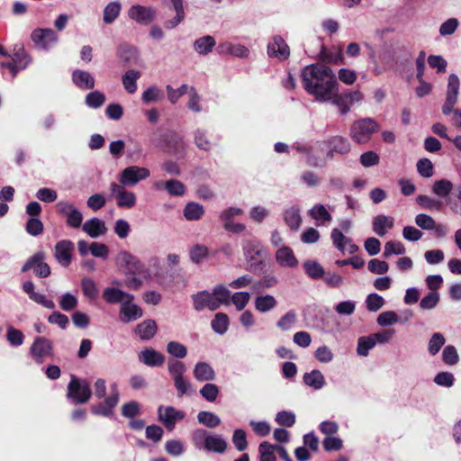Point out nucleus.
I'll return each mask as SVG.
<instances>
[{
	"label": "nucleus",
	"mask_w": 461,
	"mask_h": 461,
	"mask_svg": "<svg viewBox=\"0 0 461 461\" xmlns=\"http://www.w3.org/2000/svg\"><path fill=\"white\" fill-rule=\"evenodd\" d=\"M302 78L306 91L318 101L328 102L339 91L335 74L324 65L312 64L304 67Z\"/></svg>",
	"instance_id": "obj_1"
},
{
	"label": "nucleus",
	"mask_w": 461,
	"mask_h": 461,
	"mask_svg": "<svg viewBox=\"0 0 461 461\" xmlns=\"http://www.w3.org/2000/svg\"><path fill=\"white\" fill-rule=\"evenodd\" d=\"M192 440L197 449H204L218 454L224 453L228 446L227 441L222 436L212 435L203 429H197L193 431Z\"/></svg>",
	"instance_id": "obj_2"
},
{
	"label": "nucleus",
	"mask_w": 461,
	"mask_h": 461,
	"mask_svg": "<svg viewBox=\"0 0 461 461\" xmlns=\"http://www.w3.org/2000/svg\"><path fill=\"white\" fill-rule=\"evenodd\" d=\"M95 395L99 399H104V403L94 408V413L98 415L109 416L113 409L119 401V391L115 384L111 385V393L106 395V382L102 378H98L94 384Z\"/></svg>",
	"instance_id": "obj_3"
},
{
	"label": "nucleus",
	"mask_w": 461,
	"mask_h": 461,
	"mask_svg": "<svg viewBox=\"0 0 461 461\" xmlns=\"http://www.w3.org/2000/svg\"><path fill=\"white\" fill-rule=\"evenodd\" d=\"M379 124L371 118L356 121L350 130L351 138L357 143H366L373 133L378 131Z\"/></svg>",
	"instance_id": "obj_4"
},
{
	"label": "nucleus",
	"mask_w": 461,
	"mask_h": 461,
	"mask_svg": "<svg viewBox=\"0 0 461 461\" xmlns=\"http://www.w3.org/2000/svg\"><path fill=\"white\" fill-rule=\"evenodd\" d=\"M150 172L147 167L130 166L122 170L119 177L120 184L124 186H134L140 181L149 178Z\"/></svg>",
	"instance_id": "obj_5"
},
{
	"label": "nucleus",
	"mask_w": 461,
	"mask_h": 461,
	"mask_svg": "<svg viewBox=\"0 0 461 461\" xmlns=\"http://www.w3.org/2000/svg\"><path fill=\"white\" fill-rule=\"evenodd\" d=\"M91 395L89 384L72 376L68 385V397L73 399L77 403H84L90 399Z\"/></svg>",
	"instance_id": "obj_6"
},
{
	"label": "nucleus",
	"mask_w": 461,
	"mask_h": 461,
	"mask_svg": "<svg viewBox=\"0 0 461 461\" xmlns=\"http://www.w3.org/2000/svg\"><path fill=\"white\" fill-rule=\"evenodd\" d=\"M45 253L43 251H38L33 254L24 263L22 267V272L33 269L36 276L39 277H47L50 275V268L47 263L44 262Z\"/></svg>",
	"instance_id": "obj_7"
},
{
	"label": "nucleus",
	"mask_w": 461,
	"mask_h": 461,
	"mask_svg": "<svg viewBox=\"0 0 461 461\" xmlns=\"http://www.w3.org/2000/svg\"><path fill=\"white\" fill-rule=\"evenodd\" d=\"M57 207L59 212L66 216V221L69 227L77 229L83 225V215L74 204L60 201L57 203Z\"/></svg>",
	"instance_id": "obj_8"
},
{
	"label": "nucleus",
	"mask_w": 461,
	"mask_h": 461,
	"mask_svg": "<svg viewBox=\"0 0 461 461\" xmlns=\"http://www.w3.org/2000/svg\"><path fill=\"white\" fill-rule=\"evenodd\" d=\"M185 418V412L172 406H159L158 408V420L168 429L175 428L176 421Z\"/></svg>",
	"instance_id": "obj_9"
},
{
	"label": "nucleus",
	"mask_w": 461,
	"mask_h": 461,
	"mask_svg": "<svg viewBox=\"0 0 461 461\" xmlns=\"http://www.w3.org/2000/svg\"><path fill=\"white\" fill-rule=\"evenodd\" d=\"M30 352L38 363H41L45 357L53 356V346L48 339L38 337L32 344Z\"/></svg>",
	"instance_id": "obj_10"
},
{
	"label": "nucleus",
	"mask_w": 461,
	"mask_h": 461,
	"mask_svg": "<svg viewBox=\"0 0 461 461\" xmlns=\"http://www.w3.org/2000/svg\"><path fill=\"white\" fill-rule=\"evenodd\" d=\"M34 44L41 49L48 50L58 41V36L51 29H36L31 34Z\"/></svg>",
	"instance_id": "obj_11"
},
{
	"label": "nucleus",
	"mask_w": 461,
	"mask_h": 461,
	"mask_svg": "<svg viewBox=\"0 0 461 461\" xmlns=\"http://www.w3.org/2000/svg\"><path fill=\"white\" fill-rule=\"evenodd\" d=\"M143 316V311L133 303V300H127L122 303L119 310V318L122 323H130L140 319Z\"/></svg>",
	"instance_id": "obj_12"
},
{
	"label": "nucleus",
	"mask_w": 461,
	"mask_h": 461,
	"mask_svg": "<svg viewBox=\"0 0 461 461\" xmlns=\"http://www.w3.org/2000/svg\"><path fill=\"white\" fill-rule=\"evenodd\" d=\"M128 15L136 23L147 25L154 19L155 11L149 6L134 5L129 8Z\"/></svg>",
	"instance_id": "obj_13"
},
{
	"label": "nucleus",
	"mask_w": 461,
	"mask_h": 461,
	"mask_svg": "<svg viewBox=\"0 0 461 461\" xmlns=\"http://www.w3.org/2000/svg\"><path fill=\"white\" fill-rule=\"evenodd\" d=\"M275 260L278 266L287 268H295L299 265L294 250L288 246H282L275 253Z\"/></svg>",
	"instance_id": "obj_14"
},
{
	"label": "nucleus",
	"mask_w": 461,
	"mask_h": 461,
	"mask_svg": "<svg viewBox=\"0 0 461 461\" xmlns=\"http://www.w3.org/2000/svg\"><path fill=\"white\" fill-rule=\"evenodd\" d=\"M74 245L70 240H60L55 245L54 257L56 260L63 267H67L72 261V252Z\"/></svg>",
	"instance_id": "obj_15"
},
{
	"label": "nucleus",
	"mask_w": 461,
	"mask_h": 461,
	"mask_svg": "<svg viewBox=\"0 0 461 461\" xmlns=\"http://www.w3.org/2000/svg\"><path fill=\"white\" fill-rule=\"evenodd\" d=\"M139 361L150 367L160 366L165 362V356L153 348H145L138 353Z\"/></svg>",
	"instance_id": "obj_16"
},
{
	"label": "nucleus",
	"mask_w": 461,
	"mask_h": 461,
	"mask_svg": "<svg viewBox=\"0 0 461 461\" xmlns=\"http://www.w3.org/2000/svg\"><path fill=\"white\" fill-rule=\"evenodd\" d=\"M267 54L269 57L283 61L289 58L290 48L281 37L276 36L267 45Z\"/></svg>",
	"instance_id": "obj_17"
},
{
	"label": "nucleus",
	"mask_w": 461,
	"mask_h": 461,
	"mask_svg": "<svg viewBox=\"0 0 461 461\" xmlns=\"http://www.w3.org/2000/svg\"><path fill=\"white\" fill-rule=\"evenodd\" d=\"M330 237L334 246L343 253L354 254L358 250V247L353 244L351 240L347 238L339 229H333Z\"/></svg>",
	"instance_id": "obj_18"
},
{
	"label": "nucleus",
	"mask_w": 461,
	"mask_h": 461,
	"mask_svg": "<svg viewBox=\"0 0 461 461\" xmlns=\"http://www.w3.org/2000/svg\"><path fill=\"white\" fill-rule=\"evenodd\" d=\"M116 264L127 268L129 272H141L143 266L140 261L128 251H120L116 257Z\"/></svg>",
	"instance_id": "obj_19"
},
{
	"label": "nucleus",
	"mask_w": 461,
	"mask_h": 461,
	"mask_svg": "<svg viewBox=\"0 0 461 461\" xmlns=\"http://www.w3.org/2000/svg\"><path fill=\"white\" fill-rule=\"evenodd\" d=\"M82 230L92 239H96L107 232L105 222L96 217L91 218L85 221L82 225Z\"/></svg>",
	"instance_id": "obj_20"
},
{
	"label": "nucleus",
	"mask_w": 461,
	"mask_h": 461,
	"mask_svg": "<svg viewBox=\"0 0 461 461\" xmlns=\"http://www.w3.org/2000/svg\"><path fill=\"white\" fill-rule=\"evenodd\" d=\"M193 375L198 382H211L216 378V373L213 367L204 361L197 362L194 365Z\"/></svg>",
	"instance_id": "obj_21"
},
{
	"label": "nucleus",
	"mask_w": 461,
	"mask_h": 461,
	"mask_svg": "<svg viewBox=\"0 0 461 461\" xmlns=\"http://www.w3.org/2000/svg\"><path fill=\"white\" fill-rule=\"evenodd\" d=\"M158 331V325L154 320L148 319L136 325L134 329L135 335L140 340H150L155 337Z\"/></svg>",
	"instance_id": "obj_22"
},
{
	"label": "nucleus",
	"mask_w": 461,
	"mask_h": 461,
	"mask_svg": "<svg viewBox=\"0 0 461 461\" xmlns=\"http://www.w3.org/2000/svg\"><path fill=\"white\" fill-rule=\"evenodd\" d=\"M193 300L194 307L196 311H201L204 308H207L210 311H215L218 309L212 293L201 291L193 295Z\"/></svg>",
	"instance_id": "obj_23"
},
{
	"label": "nucleus",
	"mask_w": 461,
	"mask_h": 461,
	"mask_svg": "<svg viewBox=\"0 0 461 461\" xmlns=\"http://www.w3.org/2000/svg\"><path fill=\"white\" fill-rule=\"evenodd\" d=\"M282 450H285L283 446L273 445L267 441H263L258 446L260 461H277L276 453L282 457Z\"/></svg>",
	"instance_id": "obj_24"
},
{
	"label": "nucleus",
	"mask_w": 461,
	"mask_h": 461,
	"mask_svg": "<svg viewBox=\"0 0 461 461\" xmlns=\"http://www.w3.org/2000/svg\"><path fill=\"white\" fill-rule=\"evenodd\" d=\"M104 299L109 303H121V305L127 300H134V296L119 288L107 287L103 292Z\"/></svg>",
	"instance_id": "obj_25"
},
{
	"label": "nucleus",
	"mask_w": 461,
	"mask_h": 461,
	"mask_svg": "<svg viewBox=\"0 0 461 461\" xmlns=\"http://www.w3.org/2000/svg\"><path fill=\"white\" fill-rule=\"evenodd\" d=\"M72 80L81 89L88 90L95 87V78L88 71L75 70L72 74Z\"/></svg>",
	"instance_id": "obj_26"
},
{
	"label": "nucleus",
	"mask_w": 461,
	"mask_h": 461,
	"mask_svg": "<svg viewBox=\"0 0 461 461\" xmlns=\"http://www.w3.org/2000/svg\"><path fill=\"white\" fill-rule=\"evenodd\" d=\"M394 225V220L392 216L377 215L373 220V230L380 237L386 234L387 230Z\"/></svg>",
	"instance_id": "obj_27"
},
{
	"label": "nucleus",
	"mask_w": 461,
	"mask_h": 461,
	"mask_svg": "<svg viewBox=\"0 0 461 461\" xmlns=\"http://www.w3.org/2000/svg\"><path fill=\"white\" fill-rule=\"evenodd\" d=\"M303 383L314 390L321 389L325 384L324 375L319 370L305 373L303 376Z\"/></svg>",
	"instance_id": "obj_28"
},
{
	"label": "nucleus",
	"mask_w": 461,
	"mask_h": 461,
	"mask_svg": "<svg viewBox=\"0 0 461 461\" xmlns=\"http://www.w3.org/2000/svg\"><path fill=\"white\" fill-rule=\"evenodd\" d=\"M284 220L286 225L293 230H297L303 221L299 209L296 207H291L285 210Z\"/></svg>",
	"instance_id": "obj_29"
},
{
	"label": "nucleus",
	"mask_w": 461,
	"mask_h": 461,
	"mask_svg": "<svg viewBox=\"0 0 461 461\" xmlns=\"http://www.w3.org/2000/svg\"><path fill=\"white\" fill-rule=\"evenodd\" d=\"M212 293L218 308L222 304H230L231 294L226 286L222 285H217L213 287Z\"/></svg>",
	"instance_id": "obj_30"
},
{
	"label": "nucleus",
	"mask_w": 461,
	"mask_h": 461,
	"mask_svg": "<svg viewBox=\"0 0 461 461\" xmlns=\"http://www.w3.org/2000/svg\"><path fill=\"white\" fill-rule=\"evenodd\" d=\"M140 73L138 70L131 69L128 70L122 78L123 87L125 90L133 94L137 90V80L140 78Z\"/></svg>",
	"instance_id": "obj_31"
},
{
	"label": "nucleus",
	"mask_w": 461,
	"mask_h": 461,
	"mask_svg": "<svg viewBox=\"0 0 461 461\" xmlns=\"http://www.w3.org/2000/svg\"><path fill=\"white\" fill-rule=\"evenodd\" d=\"M210 256L209 249L201 244H196L190 249L189 257L194 264H201Z\"/></svg>",
	"instance_id": "obj_32"
},
{
	"label": "nucleus",
	"mask_w": 461,
	"mask_h": 461,
	"mask_svg": "<svg viewBox=\"0 0 461 461\" xmlns=\"http://www.w3.org/2000/svg\"><path fill=\"white\" fill-rule=\"evenodd\" d=\"M276 305V298L271 294L260 295L255 299V308L260 312H267Z\"/></svg>",
	"instance_id": "obj_33"
},
{
	"label": "nucleus",
	"mask_w": 461,
	"mask_h": 461,
	"mask_svg": "<svg viewBox=\"0 0 461 461\" xmlns=\"http://www.w3.org/2000/svg\"><path fill=\"white\" fill-rule=\"evenodd\" d=\"M453 190V184L447 179H440L436 181L432 185V192L437 196L446 198Z\"/></svg>",
	"instance_id": "obj_34"
},
{
	"label": "nucleus",
	"mask_w": 461,
	"mask_h": 461,
	"mask_svg": "<svg viewBox=\"0 0 461 461\" xmlns=\"http://www.w3.org/2000/svg\"><path fill=\"white\" fill-rule=\"evenodd\" d=\"M122 5L119 2L109 3L104 9V22L107 24L114 22L120 14Z\"/></svg>",
	"instance_id": "obj_35"
},
{
	"label": "nucleus",
	"mask_w": 461,
	"mask_h": 461,
	"mask_svg": "<svg viewBox=\"0 0 461 461\" xmlns=\"http://www.w3.org/2000/svg\"><path fill=\"white\" fill-rule=\"evenodd\" d=\"M197 420L200 424H203L208 428H215L219 426L221 422L220 417H218L215 413L202 411L197 414Z\"/></svg>",
	"instance_id": "obj_36"
},
{
	"label": "nucleus",
	"mask_w": 461,
	"mask_h": 461,
	"mask_svg": "<svg viewBox=\"0 0 461 461\" xmlns=\"http://www.w3.org/2000/svg\"><path fill=\"white\" fill-rule=\"evenodd\" d=\"M215 40L212 36H204L194 41V50L197 53L204 55L212 51Z\"/></svg>",
	"instance_id": "obj_37"
},
{
	"label": "nucleus",
	"mask_w": 461,
	"mask_h": 461,
	"mask_svg": "<svg viewBox=\"0 0 461 461\" xmlns=\"http://www.w3.org/2000/svg\"><path fill=\"white\" fill-rule=\"evenodd\" d=\"M203 213V207L196 203H189L184 209V216L187 221L199 220Z\"/></svg>",
	"instance_id": "obj_38"
},
{
	"label": "nucleus",
	"mask_w": 461,
	"mask_h": 461,
	"mask_svg": "<svg viewBox=\"0 0 461 461\" xmlns=\"http://www.w3.org/2000/svg\"><path fill=\"white\" fill-rule=\"evenodd\" d=\"M221 51L223 53L239 57V58H245L249 55V50L243 45L240 44H222L221 46Z\"/></svg>",
	"instance_id": "obj_39"
},
{
	"label": "nucleus",
	"mask_w": 461,
	"mask_h": 461,
	"mask_svg": "<svg viewBox=\"0 0 461 461\" xmlns=\"http://www.w3.org/2000/svg\"><path fill=\"white\" fill-rule=\"evenodd\" d=\"M229 318L225 313L219 312L212 321V330L218 334H224L228 330Z\"/></svg>",
	"instance_id": "obj_40"
},
{
	"label": "nucleus",
	"mask_w": 461,
	"mask_h": 461,
	"mask_svg": "<svg viewBox=\"0 0 461 461\" xmlns=\"http://www.w3.org/2000/svg\"><path fill=\"white\" fill-rule=\"evenodd\" d=\"M201 396L207 402H213L219 396V387L212 383H206L199 391Z\"/></svg>",
	"instance_id": "obj_41"
},
{
	"label": "nucleus",
	"mask_w": 461,
	"mask_h": 461,
	"mask_svg": "<svg viewBox=\"0 0 461 461\" xmlns=\"http://www.w3.org/2000/svg\"><path fill=\"white\" fill-rule=\"evenodd\" d=\"M12 60L20 69L26 68L32 59L23 47L16 49L12 55Z\"/></svg>",
	"instance_id": "obj_42"
},
{
	"label": "nucleus",
	"mask_w": 461,
	"mask_h": 461,
	"mask_svg": "<svg viewBox=\"0 0 461 461\" xmlns=\"http://www.w3.org/2000/svg\"><path fill=\"white\" fill-rule=\"evenodd\" d=\"M375 346V339L372 336L360 337L357 340V352L361 357H366L371 348Z\"/></svg>",
	"instance_id": "obj_43"
},
{
	"label": "nucleus",
	"mask_w": 461,
	"mask_h": 461,
	"mask_svg": "<svg viewBox=\"0 0 461 461\" xmlns=\"http://www.w3.org/2000/svg\"><path fill=\"white\" fill-rule=\"evenodd\" d=\"M104 101H105V95L96 90V91H93V92H90L89 94H87L86 95V104L90 107V108H94V109H97L99 107H101L104 104Z\"/></svg>",
	"instance_id": "obj_44"
},
{
	"label": "nucleus",
	"mask_w": 461,
	"mask_h": 461,
	"mask_svg": "<svg viewBox=\"0 0 461 461\" xmlns=\"http://www.w3.org/2000/svg\"><path fill=\"white\" fill-rule=\"evenodd\" d=\"M384 299L375 293L368 294L366 298V309L372 312H377L380 309H382L384 305Z\"/></svg>",
	"instance_id": "obj_45"
},
{
	"label": "nucleus",
	"mask_w": 461,
	"mask_h": 461,
	"mask_svg": "<svg viewBox=\"0 0 461 461\" xmlns=\"http://www.w3.org/2000/svg\"><path fill=\"white\" fill-rule=\"evenodd\" d=\"M405 252L404 245L400 241L390 240L385 243L383 256L389 258L392 255H402Z\"/></svg>",
	"instance_id": "obj_46"
},
{
	"label": "nucleus",
	"mask_w": 461,
	"mask_h": 461,
	"mask_svg": "<svg viewBox=\"0 0 461 461\" xmlns=\"http://www.w3.org/2000/svg\"><path fill=\"white\" fill-rule=\"evenodd\" d=\"M249 292H236L230 296V301L238 311H242L250 301Z\"/></svg>",
	"instance_id": "obj_47"
},
{
	"label": "nucleus",
	"mask_w": 461,
	"mask_h": 461,
	"mask_svg": "<svg viewBox=\"0 0 461 461\" xmlns=\"http://www.w3.org/2000/svg\"><path fill=\"white\" fill-rule=\"evenodd\" d=\"M307 275L312 278H320L324 275L323 267L314 260H307L303 263Z\"/></svg>",
	"instance_id": "obj_48"
},
{
	"label": "nucleus",
	"mask_w": 461,
	"mask_h": 461,
	"mask_svg": "<svg viewBox=\"0 0 461 461\" xmlns=\"http://www.w3.org/2000/svg\"><path fill=\"white\" fill-rule=\"evenodd\" d=\"M167 351L169 355L176 358H184L187 355V348L177 341H169L167 344Z\"/></svg>",
	"instance_id": "obj_49"
},
{
	"label": "nucleus",
	"mask_w": 461,
	"mask_h": 461,
	"mask_svg": "<svg viewBox=\"0 0 461 461\" xmlns=\"http://www.w3.org/2000/svg\"><path fill=\"white\" fill-rule=\"evenodd\" d=\"M81 286L83 294L86 297H88L91 300L95 299L97 297L98 289L94 280L88 277L83 278L81 281Z\"/></svg>",
	"instance_id": "obj_50"
},
{
	"label": "nucleus",
	"mask_w": 461,
	"mask_h": 461,
	"mask_svg": "<svg viewBox=\"0 0 461 461\" xmlns=\"http://www.w3.org/2000/svg\"><path fill=\"white\" fill-rule=\"evenodd\" d=\"M330 151L337 153H347L349 150L348 141L340 136H336L330 140Z\"/></svg>",
	"instance_id": "obj_51"
},
{
	"label": "nucleus",
	"mask_w": 461,
	"mask_h": 461,
	"mask_svg": "<svg viewBox=\"0 0 461 461\" xmlns=\"http://www.w3.org/2000/svg\"><path fill=\"white\" fill-rule=\"evenodd\" d=\"M309 214L316 221L323 220L325 221H331V215L322 204H316L309 211Z\"/></svg>",
	"instance_id": "obj_52"
},
{
	"label": "nucleus",
	"mask_w": 461,
	"mask_h": 461,
	"mask_svg": "<svg viewBox=\"0 0 461 461\" xmlns=\"http://www.w3.org/2000/svg\"><path fill=\"white\" fill-rule=\"evenodd\" d=\"M460 81L456 74H450L447 80L446 97L457 99Z\"/></svg>",
	"instance_id": "obj_53"
},
{
	"label": "nucleus",
	"mask_w": 461,
	"mask_h": 461,
	"mask_svg": "<svg viewBox=\"0 0 461 461\" xmlns=\"http://www.w3.org/2000/svg\"><path fill=\"white\" fill-rule=\"evenodd\" d=\"M399 319L393 311H386L380 313L377 317V324L381 327H388L398 322Z\"/></svg>",
	"instance_id": "obj_54"
},
{
	"label": "nucleus",
	"mask_w": 461,
	"mask_h": 461,
	"mask_svg": "<svg viewBox=\"0 0 461 461\" xmlns=\"http://www.w3.org/2000/svg\"><path fill=\"white\" fill-rule=\"evenodd\" d=\"M297 316L294 312H288L285 315H283L280 320L277 321L276 326L284 330H290L294 323L296 322Z\"/></svg>",
	"instance_id": "obj_55"
},
{
	"label": "nucleus",
	"mask_w": 461,
	"mask_h": 461,
	"mask_svg": "<svg viewBox=\"0 0 461 461\" xmlns=\"http://www.w3.org/2000/svg\"><path fill=\"white\" fill-rule=\"evenodd\" d=\"M23 339L24 336L20 330L15 329L13 326L7 327L6 339L12 346H21L23 343Z\"/></svg>",
	"instance_id": "obj_56"
},
{
	"label": "nucleus",
	"mask_w": 461,
	"mask_h": 461,
	"mask_svg": "<svg viewBox=\"0 0 461 461\" xmlns=\"http://www.w3.org/2000/svg\"><path fill=\"white\" fill-rule=\"evenodd\" d=\"M77 297L70 293H65L61 295L59 300V306L65 312H69L75 309L77 305Z\"/></svg>",
	"instance_id": "obj_57"
},
{
	"label": "nucleus",
	"mask_w": 461,
	"mask_h": 461,
	"mask_svg": "<svg viewBox=\"0 0 461 461\" xmlns=\"http://www.w3.org/2000/svg\"><path fill=\"white\" fill-rule=\"evenodd\" d=\"M445 342V338L441 333H434L429 341V352L433 356L438 354Z\"/></svg>",
	"instance_id": "obj_58"
},
{
	"label": "nucleus",
	"mask_w": 461,
	"mask_h": 461,
	"mask_svg": "<svg viewBox=\"0 0 461 461\" xmlns=\"http://www.w3.org/2000/svg\"><path fill=\"white\" fill-rule=\"evenodd\" d=\"M442 359L447 365H456L459 361L456 348L452 345L445 347L442 352Z\"/></svg>",
	"instance_id": "obj_59"
},
{
	"label": "nucleus",
	"mask_w": 461,
	"mask_h": 461,
	"mask_svg": "<svg viewBox=\"0 0 461 461\" xmlns=\"http://www.w3.org/2000/svg\"><path fill=\"white\" fill-rule=\"evenodd\" d=\"M439 302V294L438 292L429 293L422 297L420 302V307L422 310H431L437 306Z\"/></svg>",
	"instance_id": "obj_60"
},
{
	"label": "nucleus",
	"mask_w": 461,
	"mask_h": 461,
	"mask_svg": "<svg viewBox=\"0 0 461 461\" xmlns=\"http://www.w3.org/2000/svg\"><path fill=\"white\" fill-rule=\"evenodd\" d=\"M367 267L370 272L376 275H384L389 270L388 263L377 258L371 259L367 264Z\"/></svg>",
	"instance_id": "obj_61"
},
{
	"label": "nucleus",
	"mask_w": 461,
	"mask_h": 461,
	"mask_svg": "<svg viewBox=\"0 0 461 461\" xmlns=\"http://www.w3.org/2000/svg\"><path fill=\"white\" fill-rule=\"evenodd\" d=\"M415 223L422 230H431L436 228L435 220L425 213L417 214L415 217Z\"/></svg>",
	"instance_id": "obj_62"
},
{
	"label": "nucleus",
	"mask_w": 461,
	"mask_h": 461,
	"mask_svg": "<svg viewBox=\"0 0 461 461\" xmlns=\"http://www.w3.org/2000/svg\"><path fill=\"white\" fill-rule=\"evenodd\" d=\"M167 368L173 379L183 376L186 371L185 365L178 360L168 361Z\"/></svg>",
	"instance_id": "obj_63"
},
{
	"label": "nucleus",
	"mask_w": 461,
	"mask_h": 461,
	"mask_svg": "<svg viewBox=\"0 0 461 461\" xmlns=\"http://www.w3.org/2000/svg\"><path fill=\"white\" fill-rule=\"evenodd\" d=\"M117 205L119 207H132L136 203V196L133 192L124 190L118 197H117Z\"/></svg>",
	"instance_id": "obj_64"
}]
</instances>
